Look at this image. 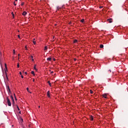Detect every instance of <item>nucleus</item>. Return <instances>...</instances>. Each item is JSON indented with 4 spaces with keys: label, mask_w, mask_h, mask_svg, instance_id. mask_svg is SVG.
<instances>
[{
    "label": "nucleus",
    "mask_w": 128,
    "mask_h": 128,
    "mask_svg": "<svg viewBox=\"0 0 128 128\" xmlns=\"http://www.w3.org/2000/svg\"><path fill=\"white\" fill-rule=\"evenodd\" d=\"M6 99H7V102H8V106H12V103L10 102V100L8 99V97H7Z\"/></svg>",
    "instance_id": "f257e3e1"
},
{
    "label": "nucleus",
    "mask_w": 128,
    "mask_h": 128,
    "mask_svg": "<svg viewBox=\"0 0 128 128\" xmlns=\"http://www.w3.org/2000/svg\"><path fill=\"white\" fill-rule=\"evenodd\" d=\"M108 22L110 23H112V18H108Z\"/></svg>",
    "instance_id": "f03ea898"
},
{
    "label": "nucleus",
    "mask_w": 128,
    "mask_h": 128,
    "mask_svg": "<svg viewBox=\"0 0 128 128\" xmlns=\"http://www.w3.org/2000/svg\"><path fill=\"white\" fill-rule=\"evenodd\" d=\"M64 5H63L62 7H60V6H58L57 7V10H60V8H64Z\"/></svg>",
    "instance_id": "7ed1b4c3"
},
{
    "label": "nucleus",
    "mask_w": 128,
    "mask_h": 128,
    "mask_svg": "<svg viewBox=\"0 0 128 128\" xmlns=\"http://www.w3.org/2000/svg\"><path fill=\"white\" fill-rule=\"evenodd\" d=\"M6 88H7V90H8V92H10V86H8Z\"/></svg>",
    "instance_id": "20e7f679"
},
{
    "label": "nucleus",
    "mask_w": 128,
    "mask_h": 128,
    "mask_svg": "<svg viewBox=\"0 0 128 128\" xmlns=\"http://www.w3.org/2000/svg\"><path fill=\"white\" fill-rule=\"evenodd\" d=\"M47 96H48V98H50V91H48L47 92Z\"/></svg>",
    "instance_id": "39448f33"
},
{
    "label": "nucleus",
    "mask_w": 128,
    "mask_h": 128,
    "mask_svg": "<svg viewBox=\"0 0 128 128\" xmlns=\"http://www.w3.org/2000/svg\"><path fill=\"white\" fill-rule=\"evenodd\" d=\"M10 98L11 100H12L13 103L14 104V97L12 96H10Z\"/></svg>",
    "instance_id": "423d86ee"
},
{
    "label": "nucleus",
    "mask_w": 128,
    "mask_h": 128,
    "mask_svg": "<svg viewBox=\"0 0 128 128\" xmlns=\"http://www.w3.org/2000/svg\"><path fill=\"white\" fill-rule=\"evenodd\" d=\"M26 12H24L22 14V16H26Z\"/></svg>",
    "instance_id": "0eeeda50"
},
{
    "label": "nucleus",
    "mask_w": 128,
    "mask_h": 128,
    "mask_svg": "<svg viewBox=\"0 0 128 128\" xmlns=\"http://www.w3.org/2000/svg\"><path fill=\"white\" fill-rule=\"evenodd\" d=\"M103 98H106V94H104L102 95Z\"/></svg>",
    "instance_id": "6e6552de"
},
{
    "label": "nucleus",
    "mask_w": 128,
    "mask_h": 128,
    "mask_svg": "<svg viewBox=\"0 0 128 128\" xmlns=\"http://www.w3.org/2000/svg\"><path fill=\"white\" fill-rule=\"evenodd\" d=\"M5 68H6L5 72H6V70H8V68L6 67V64H5Z\"/></svg>",
    "instance_id": "1a4fd4ad"
},
{
    "label": "nucleus",
    "mask_w": 128,
    "mask_h": 128,
    "mask_svg": "<svg viewBox=\"0 0 128 128\" xmlns=\"http://www.w3.org/2000/svg\"><path fill=\"white\" fill-rule=\"evenodd\" d=\"M48 84L49 86H52V83H50V81H48Z\"/></svg>",
    "instance_id": "9d476101"
},
{
    "label": "nucleus",
    "mask_w": 128,
    "mask_h": 128,
    "mask_svg": "<svg viewBox=\"0 0 128 128\" xmlns=\"http://www.w3.org/2000/svg\"><path fill=\"white\" fill-rule=\"evenodd\" d=\"M90 120H94V117L92 116H90Z\"/></svg>",
    "instance_id": "9b49d317"
},
{
    "label": "nucleus",
    "mask_w": 128,
    "mask_h": 128,
    "mask_svg": "<svg viewBox=\"0 0 128 128\" xmlns=\"http://www.w3.org/2000/svg\"><path fill=\"white\" fill-rule=\"evenodd\" d=\"M47 60H50V61L52 60V58H47Z\"/></svg>",
    "instance_id": "f8f14e48"
},
{
    "label": "nucleus",
    "mask_w": 128,
    "mask_h": 128,
    "mask_svg": "<svg viewBox=\"0 0 128 128\" xmlns=\"http://www.w3.org/2000/svg\"><path fill=\"white\" fill-rule=\"evenodd\" d=\"M31 74H33L34 76H36V74H34V72L32 71Z\"/></svg>",
    "instance_id": "ddd939ff"
},
{
    "label": "nucleus",
    "mask_w": 128,
    "mask_h": 128,
    "mask_svg": "<svg viewBox=\"0 0 128 128\" xmlns=\"http://www.w3.org/2000/svg\"><path fill=\"white\" fill-rule=\"evenodd\" d=\"M76 42H78V40H74V44H76Z\"/></svg>",
    "instance_id": "4468645a"
},
{
    "label": "nucleus",
    "mask_w": 128,
    "mask_h": 128,
    "mask_svg": "<svg viewBox=\"0 0 128 128\" xmlns=\"http://www.w3.org/2000/svg\"><path fill=\"white\" fill-rule=\"evenodd\" d=\"M100 48H103L104 46L102 44H100Z\"/></svg>",
    "instance_id": "2eb2a0df"
},
{
    "label": "nucleus",
    "mask_w": 128,
    "mask_h": 128,
    "mask_svg": "<svg viewBox=\"0 0 128 128\" xmlns=\"http://www.w3.org/2000/svg\"><path fill=\"white\" fill-rule=\"evenodd\" d=\"M44 50H48V47L46 46L44 48Z\"/></svg>",
    "instance_id": "dca6fc26"
},
{
    "label": "nucleus",
    "mask_w": 128,
    "mask_h": 128,
    "mask_svg": "<svg viewBox=\"0 0 128 128\" xmlns=\"http://www.w3.org/2000/svg\"><path fill=\"white\" fill-rule=\"evenodd\" d=\"M36 65H34V70H38V69H36Z\"/></svg>",
    "instance_id": "f3484780"
},
{
    "label": "nucleus",
    "mask_w": 128,
    "mask_h": 128,
    "mask_svg": "<svg viewBox=\"0 0 128 128\" xmlns=\"http://www.w3.org/2000/svg\"><path fill=\"white\" fill-rule=\"evenodd\" d=\"M90 93L92 94H94V92L92 91V90H90Z\"/></svg>",
    "instance_id": "a211bd4d"
},
{
    "label": "nucleus",
    "mask_w": 128,
    "mask_h": 128,
    "mask_svg": "<svg viewBox=\"0 0 128 128\" xmlns=\"http://www.w3.org/2000/svg\"><path fill=\"white\" fill-rule=\"evenodd\" d=\"M84 22V19H82L81 20V22Z\"/></svg>",
    "instance_id": "6ab92c4d"
},
{
    "label": "nucleus",
    "mask_w": 128,
    "mask_h": 128,
    "mask_svg": "<svg viewBox=\"0 0 128 128\" xmlns=\"http://www.w3.org/2000/svg\"><path fill=\"white\" fill-rule=\"evenodd\" d=\"M12 14L13 18H14V12H12Z\"/></svg>",
    "instance_id": "aec40b11"
},
{
    "label": "nucleus",
    "mask_w": 128,
    "mask_h": 128,
    "mask_svg": "<svg viewBox=\"0 0 128 128\" xmlns=\"http://www.w3.org/2000/svg\"><path fill=\"white\" fill-rule=\"evenodd\" d=\"M33 44H36V41L33 40Z\"/></svg>",
    "instance_id": "412c9836"
},
{
    "label": "nucleus",
    "mask_w": 128,
    "mask_h": 128,
    "mask_svg": "<svg viewBox=\"0 0 128 128\" xmlns=\"http://www.w3.org/2000/svg\"><path fill=\"white\" fill-rule=\"evenodd\" d=\"M17 108H18V110H20V108H18V106H17Z\"/></svg>",
    "instance_id": "4be33fe9"
},
{
    "label": "nucleus",
    "mask_w": 128,
    "mask_h": 128,
    "mask_svg": "<svg viewBox=\"0 0 128 128\" xmlns=\"http://www.w3.org/2000/svg\"><path fill=\"white\" fill-rule=\"evenodd\" d=\"M24 2H22V3L21 4V6H24Z\"/></svg>",
    "instance_id": "5701e85b"
},
{
    "label": "nucleus",
    "mask_w": 128,
    "mask_h": 128,
    "mask_svg": "<svg viewBox=\"0 0 128 128\" xmlns=\"http://www.w3.org/2000/svg\"><path fill=\"white\" fill-rule=\"evenodd\" d=\"M25 48H26V50H28V46H26Z\"/></svg>",
    "instance_id": "b1692460"
},
{
    "label": "nucleus",
    "mask_w": 128,
    "mask_h": 128,
    "mask_svg": "<svg viewBox=\"0 0 128 128\" xmlns=\"http://www.w3.org/2000/svg\"><path fill=\"white\" fill-rule=\"evenodd\" d=\"M17 67H18V68H20V64H18Z\"/></svg>",
    "instance_id": "393cba45"
},
{
    "label": "nucleus",
    "mask_w": 128,
    "mask_h": 128,
    "mask_svg": "<svg viewBox=\"0 0 128 128\" xmlns=\"http://www.w3.org/2000/svg\"><path fill=\"white\" fill-rule=\"evenodd\" d=\"M14 96L16 100V94H14Z\"/></svg>",
    "instance_id": "a878e982"
},
{
    "label": "nucleus",
    "mask_w": 128,
    "mask_h": 128,
    "mask_svg": "<svg viewBox=\"0 0 128 128\" xmlns=\"http://www.w3.org/2000/svg\"><path fill=\"white\" fill-rule=\"evenodd\" d=\"M18 38H20V35H18Z\"/></svg>",
    "instance_id": "bb28decb"
},
{
    "label": "nucleus",
    "mask_w": 128,
    "mask_h": 128,
    "mask_svg": "<svg viewBox=\"0 0 128 128\" xmlns=\"http://www.w3.org/2000/svg\"><path fill=\"white\" fill-rule=\"evenodd\" d=\"M21 78H24V76L22 75Z\"/></svg>",
    "instance_id": "cd10ccee"
},
{
    "label": "nucleus",
    "mask_w": 128,
    "mask_h": 128,
    "mask_svg": "<svg viewBox=\"0 0 128 128\" xmlns=\"http://www.w3.org/2000/svg\"><path fill=\"white\" fill-rule=\"evenodd\" d=\"M14 6H16V2H14Z\"/></svg>",
    "instance_id": "c85d7f7f"
},
{
    "label": "nucleus",
    "mask_w": 128,
    "mask_h": 128,
    "mask_svg": "<svg viewBox=\"0 0 128 128\" xmlns=\"http://www.w3.org/2000/svg\"><path fill=\"white\" fill-rule=\"evenodd\" d=\"M108 72H112V70H108Z\"/></svg>",
    "instance_id": "c756f323"
},
{
    "label": "nucleus",
    "mask_w": 128,
    "mask_h": 128,
    "mask_svg": "<svg viewBox=\"0 0 128 128\" xmlns=\"http://www.w3.org/2000/svg\"><path fill=\"white\" fill-rule=\"evenodd\" d=\"M31 58L32 59L34 58V56H31Z\"/></svg>",
    "instance_id": "7c9ffc66"
},
{
    "label": "nucleus",
    "mask_w": 128,
    "mask_h": 128,
    "mask_svg": "<svg viewBox=\"0 0 128 128\" xmlns=\"http://www.w3.org/2000/svg\"><path fill=\"white\" fill-rule=\"evenodd\" d=\"M26 90H27L28 92H30V91H28V88H26Z\"/></svg>",
    "instance_id": "2f4dec72"
},
{
    "label": "nucleus",
    "mask_w": 128,
    "mask_h": 128,
    "mask_svg": "<svg viewBox=\"0 0 128 128\" xmlns=\"http://www.w3.org/2000/svg\"><path fill=\"white\" fill-rule=\"evenodd\" d=\"M24 74H28V72H25Z\"/></svg>",
    "instance_id": "473e14b6"
},
{
    "label": "nucleus",
    "mask_w": 128,
    "mask_h": 128,
    "mask_svg": "<svg viewBox=\"0 0 128 128\" xmlns=\"http://www.w3.org/2000/svg\"><path fill=\"white\" fill-rule=\"evenodd\" d=\"M13 52H14H14H15L14 50Z\"/></svg>",
    "instance_id": "72a5a7b5"
},
{
    "label": "nucleus",
    "mask_w": 128,
    "mask_h": 128,
    "mask_svg": "<svg viewBox=\"0 0 128 128\" xmlns=\"http://www.w3.org/2000/svg\"><path fill=\"white\" fill-rule=\"evenodd\" d=\"M51 74H54V72L52 71V72H51Z\"/></svg>",
    "instance_id": "f704fd0d"
},
{
    "label": "nucleus",
    "mask_w": 128,
    "mask_h": 128,
    "mask_svg": "<svg viewBox=\"0 0 128 128\" xmlns=\"http://www.w3.org/2000/svg\"><path fill=\"white\" fill-rule=\"evenodd\" d=\"M20 74H22V72H20Z\"/></svg>",
    "instance_id": "c9c22d12"
},
{
    "label": "nucleus",
    "mask_w": 128,
    "mask_h": 128,
    "mask_svg": "<svg viewBox=\"0 0 128 128\" xmlns=\"http://www.w3.org/2000/svg\"><path fill=\"white\" fill-rule=\"evenodd\" d=\"M21 120H22V121L23 122L24 120H22V118H21Z\"/></svg>",
    "instance_id": "e433bc0d"
},
{
    "label": "nucleus",
    "mask_w": 128,
    "mask_h": 128,
    "mask_svg": "<svg viewBox=\"0 0 128 128\" xmlns=\"http://www.w3.org/2000/svg\"><path fill=\"white\" fill-rule=\"evenodd\" d=\"M32 62H34V58H32Z\"/></svg>",
    "instance_id": "4c0bfd02"
},
{
    "label": "nucleus",
    "mask_w": 128,
    "mask_h": 128,
    "mask_svg": "<svg viewBox=\"0 0 128 128\" xmlns=\"http://www.w3.org/2000/svg\"><path fill=\"white\" fill-rule=\"evenodd\" d=\"M16 2H18V0H15Z\"/></svg>",
    "instance_id": "58836bf2"
},
{
    "label": "nucleus",
    "mask_w": 128,
    "mask_h": 128,
    "mask_svg": "<svg viewBox=\"0 0 128 128\" xmlns=\"http://www.w3.org/2000/svg\"><path fill=\"white\" fill-rule=\"evenodd\" d=\"M33 82H34V79Z\"/></svg>",
    "instance_id": "ea45409f"
},
{
    "label": "nucleus",
    "mask_w": 128,
    "mask_h": 128,
    "mask_svg": "<svg viewBox=\"0 0 128 128\" xmlns=\"http://www.w3.org/2000/svg\"><path fill=\"white\" fill-rule=\"evenodd\" d=\"M18 56H20V54H18Z\"/></svg>",
    "instance_id": "a19ab883"
},
{
    "label": "nucleus",
    "mask_w": 128,
    "mask_h": 128,
    "mask_svg": "<svg viewBox=\"0 0 128 128\" xmlns=\"http://www.w3.org/2000/svg\"><path fill=\"white\" fill-rule=\"evenodd\" d=\"M70 24H71L70 22L69 23Z\"/></svg>",
    "instance_id": "79ce46f5"
},
{
    "label": "nucleus",
    "mask_w": 128,
    "mask_h": 128,
    "mask_svg": "<svg viewBox=\"0 0 128 128\" xmlns=\"http://www.w3.org/2000/svg\"><path fill=\"white\" fill-rule=\"evenodd\" d=\"M54 60H55V59H54Z\"/></svg>",
    "instance_id": "37998d69"
},
{
    "label": "nucleus",
    "mask_w": 128,
    "mask_h": 128,
    "mask_svg": "<svg viewBox=\"0 0 128 128\" xmlns=\"http://www.w3.org/2000/svg\"><path fill=\"white\" fill-rule=\"evenodd\" d=\"M102 8V7H100V8Z\"/></svg>",
    "instance_id": "c03bdc74"
},
{
    "label": "nucleus",
    "mask_w": 128,
    "mask_h": 128,
    "mask_svg": "<svg viewBox=\"0 0 128 128\" xmlns=\"http://www.w3.org/2000/svg\"><path fill=\"white\" fill-rule=\"evenodd\" d=\"M19 113L20 114V112Z\"/></svg>",
    "instance_id": "a18cd8bd"
},
{
    "label": "nucleus",
    "mask_w": 128,
    "mask_h": 128,
    "mask_svg": "<svg viewBox=\"0 0 128 128\" xmlns=\"http://www.w3.org/2000/svg\"><path fill=\"white\" fill-rule=\"evenodd\" d=\"M7 79H8V76H6Z\"/></svg>",
    "instance_id": "49530a36"
},
{
    "label": "nucleus",
    "mask_w": 128,
    "mask_h": 128,
    "mask_svg": "<svg viewBox=\"0 0 128 128\" xmlns=\"http://www.w3.org/2000/svg\"><path fill=\"white\" fill-rule=\"evenodd\" d=\"M74 60H76V59H74Z\"/></svg>",
    "instance_id": "de8ad7c7"
},
{
    "label": "nucleus",
    "mask_w": 128,
    "mask_h": 128,
    "mask_svg": "<svg viewBox=\"0 0 128 128\" xmlns=\"http://www.w3.org/2000/svg\"><path fill=\"white\" fill-rule=\"evenodd\" d=\"M34 40H35V39H34Z\"/></svg>",
    "instance_id": "09e8293b"
}]
</instances>
